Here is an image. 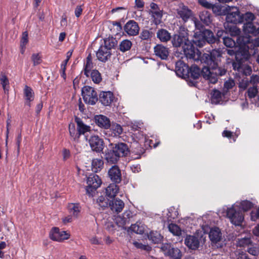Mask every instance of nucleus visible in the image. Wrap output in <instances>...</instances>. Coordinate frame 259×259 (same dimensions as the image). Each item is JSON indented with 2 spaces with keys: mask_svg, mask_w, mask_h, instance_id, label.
<instances>
[{
  "mask_svg": "<svg viewBox=\"0 0 259 259\" xmlns=\"http://www.w3.org/2000/svg\"><path fill=\"white\" fill-rule=\"evenodd\" d=\"M221 56L218 50H212L209 54L204 53L201 57V62L206 64L202 69V74L208 83H215L218 76L226 73V70L219 67L218 61Z\"/></svg>",
  "mask_w": 259,
  "mask_h": 259,
  "instance_id": "f257e3e1",
  "label": "nucleus"
},
{
  "mask_svg": "<svg viewBox=\"0 0 259 259\" xmlns=\"http://www.w3.org/2000/svg\"><path fill=\"white\" fill-rule=\"evenodd\" d=\"M238 203H234L231 207L225 206L223 208V212L229 218L231 223L235 226H240L244 220V215L241 211L237 207Z\"/></svg>",
  "mask_w": 259,
  "mask_h": 259,
  "instance_id": "f03ea898",
  "label": "nucleus"
},
{
  "mask_svg": "<svg viewBox=\"0 0 259 259\" xmlns=\"http://www.w3.org/2000/svg\"><path fill=\"white\" fill-rule=\"evenodd\" d=\"M242 42L241 46L244 48V55L245 57H249L251 54L256 53L255 48L259 47V37L254 39H251L248 35L239 36V42Z\"/></svg>",
  "mask_w": 259,
  "mask_h": 259,
  "instance_id": "7ed1b4c3",
  "label": "nucleus"
},
{
  "mask_svg": "<svg viewBox=\"0 0 259 259\" xmlns=\"http://www.w3.org/2000/svg\"><path fill=\"white\" fill-rule=\"evenodd\" d=\"M239 22H242L245 18L246 23L244 24L243 29L247 33L254 35L259 34V24L256 22V17H240Z\"/></svg>",
  "mask_w": 259,
  "mask_h": 259,
  "instance_id": "20e7f679",
  "label": "nucleus"
},
{
  "mask_svg": "<svg viewBox=\"0 0 259 259\" xmlns=\"http://www.w3.org/2000/svg\"><path fill=\"white\" fill-rule=\"evenodd\" d=\"M181 51L183 52L187 59H193L195 61H201L202 57L201 52L195 48L190 41L188 44H185Z\"/></svg>",
  "mask_w": 259,
  "mask_h": 259,
  "instance_id": "39448f33",
  "label": "nucleus"
},
{
  "mask_svg": "<svg viewBox=\"0 0 259 259\" xmlns=\"http://www.w3.org/2000/svg\"><path fill=\"white\" fill-rule=\"evenodd\" d=\"M84 102L90 105H95L98 101V96L95 89L90 86H84L81 90Z\"/></svg>",
  "mask_w": 259,
  "mask_h": 259,
  "instance_id": "423d86ee",
  "label": "nucleus"
},
{
  "mask_svg": "<svg viewBox=\"0 0 259 259\" xmlns=\"http://www.w3.org/2000/svg\"><path fill=\"white\" fill-rule=\"evenodd\" d=\"M161 250L165 256L171 259H181L182 253L181 250L177 247H174L170 244L165 243L162 244Z\"/></svg>",
  "mask_w": 259,
  "mask_h": 259,
  "instance_id": "0eeeda50",
  "label": "nucleus"
},
{
  "mask_svg": "<svg viewBox=\"0 0 259 259\" xmlns=\"http://www.w3.org/2000/svg\"><path fill=\"white\" fill-rule=\"evenodd\" d=\"M87 192L90 195H92V193L100 186L101 180L97 175H91L87 178Z\"/></svg>",
  "mask_w": 259,
  "mask_h": 259,
  "instance_id": "6e6552de",
  "label": "nucleus"
},
{
  "mask_svg": "<svg viewBox=\"0 0 259 259\" xmlns=\"http://www.w3.org/2000/svg\"><path fill=\"white\" fill-rule=\"evenodd\" d=\"M49 236L53 241L62 242L69 239L70 234L66 231H61L58 228L54 227L50 232Z\"/></svg>",
  "mask_w": 259,
  "mask_h": 259,
  "instance_id": "1a4fd4ad",
  "label": "nucleus"
},
{
  "mask_svg": "<svg viewBox=\"0 0 259 259\" xmlns=\"http://www.w3.org/2000/svg\"><path fill=\"white\" fill-rule=\"evenodd\" d=\"M89 143L92 150L97 153L102 152L104 149L103 140L98 136H92L89 139Z\"/></svg>",
  "mask_w": 259,
  "mask_h": 259,
  "instance_id": "9d476101",
  "label": "nucleus"
},
{
  "mask_svg": "<svg viewBox=\"0 0 259 259\" xmlns=\"http://www.w3.org/2000/svg\"><path fill=\"white\" fill-rule=\"evenodd\" d=\"M239 42V36L237 38V46L234 47L233 48H231V49H227V53L230 56L235 55L236 58L237 59L239 57H241V60L245 59L247 60L248 59V57H245L244 55V49H243L244 47L241 46V44L242 42Z\"/></svg>",
  "mask_w": 259,
  "mask_h": 259,
  "instance_id": "9b49d317",
  "label": "nucleus"
},
{
  "mask_svg": "<svg viewBox=\"0 0 259 259\" xmlns=\"http://www.w3.org/2000/svg\"><path fill=\"white\" fill-rule=\"evenodd\" d=\"M185 245L192 250L198 249L200 245V239L195 235H187L185 239Z\"/></svg>",
  "mask_w": 259,
  "mask_h": 259,
  "instance_id": "f8f14e48",
  "label": "nucleus"
},
{
  "mask_svg": "<svg viewBox=\"0 0 259 259\" xmlns=\"http://www.w3.org/2000/svg\"><path fill=\"white\" fill-rule=\"evenodd\" d=\"M232 66L235 70H237L239 73L245 75H250L252 72L251 67L243 64L241 61L233 62Z\"/></svg>",
  "mask_w": 259,
  "mask_h": 259,
  "instance_id": "ddd939ff",
  "label": "nucleus"
},
{
  "mask_svg": "<svg viewBox=\"0 0 259 259\" xmlns=\"http://www.w3.org/2000/svg\"><path fill=\"white\" fill-rule=\"evenodd\" d=\"M94 120L95 123L101 128L108 129L110 127V120L105 115H96L94 117Z\"/></svg>",
  "mask_w": 259,
  "mask_h": 259,
  "instance_id": "4468645a",
  "label": "nucleus"
},
{
  "mask_svg": "<svg viewBox=\"0 0 259 259\" xmlns=\"http://www.w3.org/2000/svg\"><path fill=\"white\" fill-rule=\"evenodd\" d=\"M108 176L111 180L115 183H119L121 180V171L118 166H112L108 170Z\"/></svg>",
  "mask_w": 259,
  "mask_h": 259,
  "instance_id": "2eb2a0df",
  "label": "nucleus"
},
{
  "mask_svg": "<svg viewBox=\"0 0 259 259\" xmlns=\"http://www.w3.org/2000/svg\"><path fill=\"white\" fill-rule=\"evenodd\" d=\"M175 69L176 73L180 77H185L189 73V66L181 60L176 62Z\"/></svg>",
  "mask_w": 259,
  "mask_h": 259,
  "instance_id": "dca6fc26",
  "label": "nucleus"
},
{
  "mask_svg": "<svg viewBox=\"0 0 259 259\" xmlns=\"http://www.w3.org/2000/svg\"><path fill=\"white\" fill-rule=\"evenodd\" d=\"M114 99L113 94L110 91L102 92L99 95V101L104 106H109Z\"/></svg>",
  "mask_w": 259,
  "mask_h": 259,
  "instance_id": "f3484780",
  "label": "nucleus"
},
{
  "mask_svg": "<svg viewBox=\"0 0 259 259\" xmlns=\"http://www.w3.org/2000/svg\"><path fill=\"white\" fill-rule=\"evenodd\" d=\"M111 55V51L102 46H100L96 53V56L98 59L102 62L107 61L110 59Z\"/></svg>",
  "mask_w": 259,
  "mask_h": 259,
  "instance_id": "a211bd4d",
  "label": "nucleus"
},
{
  "mask_svg": "<svg viewBox=\"0 0 259 259\" xmlns=\"http://www.w3.org/2000/svg\"><path fill=\"white\" fill-rule=\"evenodd\" d=\"M124 31L129 35L134 36L138 34L139 27L136 22L133 21H129L124 27Z\"/></svg>",
  "mask_w": 259,
  "mask_h": 259,
  "instance_id": "6ab92c4d",
  "label": "nucleus"
},
{
  "mask_svg": "<svg viewBox=\"0 0 259 259\" xmlns=\"http://www.w3.org/2000/svg\"><path fill=\"white\" fill-rule=\"evenodd\" d=\"M104 158L106 162L110 164H116L119 159V157L115 151L112 149H108L105 151Z\"/></svg>",
  "mask_w": 259,
  "mask_h": 259,
  "instance_id": "aec40b11",
  "label": "nucleus"
},
{
  "mask_svg": "<svg viewBox=\"0 0 259 259\" xmlns=\"http://www.w3.org/2000/svg\"><path fill=\"white\" fill-rule=\"evenodd\" d=\"M209 237L213 244L220 242L222 239V233L220 229L218 227L211 228L209 233Z\"/></svg>",
  "mask_w": 259,
  "mask_h": 259,
  "instance_id": "412c9836",
  "label": "nucleus"
},
{
  "mask_svg": "<svg viewBox=\"0 0 259 259\" xmlns=\"http://www.w3.org/2000/svg\"><path fill=\"white\" fill-rule=\"evenodd\" d=\"M225 95L226 94L224 92L221 93L219 90H213L211 93V103L214 104H222L223 98Z\"/></svg>",
  "mask_w": 259,
  "mask_h": 259,
  "instance_id": "4be33fe9",
  "label": "nucleus"
},
{
  "mask_svg": "<svg viewBox=\"0 0 259 259\" xmlns=\"http://www.w3.org/2000/svg\"><path fill=\"white\" fill-rule=\"evenodd\" d=\"M155 55L162 60H166L169 55V51L167 48L161 45H157L154 47Z\"/></svg>",
  "mask_w": 259,
  "mask_h": 259,
  "instance_id": "5701e85b",
  "label": "nucleus"
},
{
  "mask_svg": "<svg viewBox=\"0 0 259 259\" xmlns=\"http://www.w3.org/2000/svg\"><path fill=\"white\" fill-rule=\"evenodd\" d=\"M193 21L195 26V31H203V24L208 25L210 23V17H204V19H202V17H199L200 18L201 21H200L197 17H193Z\"/></svg>",
  "mask_w": 259,
  "mask_h": 259,
  "instance_id": "b1692460",
  "label": "nucleus"
},
{
  "mask_svg": "<svg viewBox=\"0 0 259 259\" xmlns=\"http://www.w3.org/2000/svg\"><path fill=\"white\" fill-rule=\"evenodd\" d=\"M113 149L119 157L127 155L129 150L127 145L123 143H119L113 147Z\"/></svg>",
  "mask_w": 259,
  "mask_h": 259,
  "instance_id": "393cba45",
  "label": "nucleus"
},
{
  "mask_svg": "<svg viewBox=\"0 0 259 259\" xmlns=\"http://www.w3.org/2000/svg\"><path fill=\"white\" fill-rule=\"evenodd\" d=\"M192 41L194 45L199 47H203L206 44V41L203 35V31H194V37Z\"/></svg>",
  "mask_w": 259,
  "mask_h": 259,
  "instance_id": "a878e982",
  "label": "nucleus"
},
{
  "mask_svg": "<svg viewBox=\"0 0 259 259\" xmlns=\"http://www.w3.org/2000/svg\"><path fill=\"white\" fill-rule=\"evenodd\" d=\"M190 40L185 36H181L179 35H175L173 37L172 43L175 47H181L183 48V46L185 44H188Z\"/></svg>",
  "mask_w": 259,
  "mask_h": 259,
  "instance_id": "bb28decb",
  "label": "nucleus"
},
{
  "mask_svg": "<svg viewBox=\"0 0 259 259\" xmlns=\"http://www.w3.org/2000/svg\"><path fill=\"white\" fill-rule=\"evenodd\" d=\"M24 95L25 100V104L29 107L31 106V102L33 101L34 98V93L32 89L27 86L25 85L24 89Z\"/></svg>",
  "mask_w": 259,
  "mask_h": 259,
  "instance_id": "cd10ccee",
  "label": "nucleus"
},
{
  "mask_svg": "<svg viewBox=\"0 0 259 259\" xmlns=\"http://www.w3.org/2000/svg\"><path fill=\"white\" fill-rule=\"evenodd\" d=\"M119 193V187L115 184H110L106 189V196L110 198H114Z\"/></svg>",
  "mask_w": 259,
  "mask_h": 259,
  "instance_id": "c85d7f7f",
  "label": "nucleus"
},
{
  "mask_svg": "<svg viewBox=\"0 0 259 259\" xmlns=\"http://www.w3.org/2000/svg\"><path fill=\"white\" fill-rule=\"evenodd\" d=\"M75 121L77 123V128L79 134V137L81 135L84 134L86 132H89L90 131L91 127L84 124V123L80 118H76Z\"/></svg>",
  "mask_w": 259,
  "mask_h": 259,
  "instance_id": "c756f323",
  "label": "nucleus"
},
{
  "mask_svg": "<svg viewBox=\"0 0 259 259\" xmlns=\"http://www.w3.org/2000/svg\"><path fill=\"white\" fill-rule=\"evenodd\" d=\"M67 208L69 213L72 215L74 218L78 217L81 210V207L79 203H69Z\"/></svg>",
  "mask_w": 259,
  "mask_h": 259,
  "instance_id": "7c9ffc66",
  "label": "nucleus"
},
{
  "mask_svg": "<svg viewBox=\"0 0 259 259\" xmlns=\"http://www.w3.org/2000/svg\"><path fill=\"white\" fill-rule=\"evenodd\" d=\"M117 44V41L115 38L112 36H109L104 39L103 43L101 46L111 51L112 49L115 47Z\"/></svg>",
  "mask_w": 259,
  "mask_h": 259,
  "instance_id": "2f4dec72",
  "label": "nucleus"
},
{
  "mask_svg": "<svg viewBox=\"0 0 259 259\" xmlns=\"http://www.w3.org/2000/svg\"><path fill=\"white\" fill-rule=\"evenodd\" d=\"M111 210L113 211L120 212L124 206V202L120 199H115L110 204Z\"/></svg>",
  "mask_w": 259,
  "mask_h": 259,
  "instance_id": "473e14b6",
  "label": "nucleus"
},
{
  "mask_svg": "<svg viewBox=\"0 0 259 259\" xmlns=\"http://www.w3.org/2000/svg\"><path fill=\"white\" fill-rule=\"evenodd\" d=\"M234 17H226V20L227 22V24H225V27H229V31L231 32V34L233 36H238L239 35L240 33V30L239 29L237 28L236 26L234 25L229 26V22L232 21V18Z\"/></svg>",
  "mask_w": 259,
  "mask_h": 259,
  "instance_id": "72a5a7b5",
  "label": "nucleus"
},
{
  "mask_svg": "<svg viewBox=\"0 0 259 259\" xmlns=\"http://www.w3.org/2000/svg\"><path fill=\"white\" fill-rule=\"evenodd\" d=\"M226 10L228 11V14L232 16H255L252 13L249 12H246L245 15L242 14L241 15L238 9L235 7L232 8L229 7V9L226 8Z\"/></svg>",
  "mask_w": 259,
  "mask_h": 259,
  "instance_id": "f704fd0d",
  "label": "nucleus"
},
{
  "mask_svg": "<svg viewBox=\"0 0 259 259\" xmlns=\"http://www.w3.org/2000/svg\"><path fill=\"white\" fill-rule=\"evenodd\" d=\"M104 162L102 159L95 158L92 160V169L95 172L100 171L103 167Z\"/></svg>",
  "mask_w": 259,
  "mask_h": 259,
  "instance_id": "c9c22d12",
  "label": "nucleus"
},
{
  "mask_svg": "<svg viewBox=\"0 0 259 259\" xmlns=\"http://www.w3.org/2000/svg\"><path fill=\"white\" fill-rule=\"evenodd\" d=\"M148 239L154 243H159L162 240L163 237L157 231H151L148 235Z\"/></svg>",
  "mask_w": 259,
  "mask_h": 259,
  "instance_id": "e433bc0d",
  "label": "nucleus"
},
{
  "mask_svg": "<svg viewBox=\"0 0 259 259\" xmlns=\"http://www.w3.org/2000/svg\"><path fill=\"white\" fill-rule=\"evenodd\" d=\"M93 64L92 61L91 55H89L87 58L86 63L84 67L83 72L84 74L89 77L90 75V73L93 70Z\"/></svg>",
  "mask_w": 259,
  "mask_h": 259,
  "instance_id": "4c0bfd02",
  "label": "nucleus"
},
{
  "mask_svg": "<svg viewBox=\"0 0 259 259\" xmlns=\"http://www.w3.org/2000/svg\"><path fill=\"white\" fill-rule=\"evenodd\" d=\"M235 203H238L237 207L240 210H242L244 211H246L251 209L253 206V203L248 200H243L240 202H236Z\"/></svg>",
  "mask_w": 259,
  "mask_h": 259,
  "instance_id": "58836bf2",
  "label": "nucleus"
},
{
  "mask_svg": "<svg viewBox=\"0 0 259 259\" xmlns=\"http://www.w3.org/2000/svg\"><path fill=\"white\" fill-rule=\"evenodd\" d=\"M179 215L178 209L174 206L170 207L167 210L166 218L168 221L176 219Z\"/></svg>",
  "mask_w": 259,
  "mask_h": 259,
  "instance_id": "ea45409f",
  "label": "nucleus"
},
{
  "mask_svg": "<svg viewBox=\"0 0 259 259\" xmlns=\"http://www.w3.org/2000/svg\"><path fill=\"white\" fill-rule=\"evenodd\" d=\"M157 37L162 42H167L170 38L169 33L165 29H160L157 33Z\"/></svg>",
  "mask_w": 259,
  "mask_h": 259,
  "instance_id": "a19ab883",
  "label": "nucleus"
},
{
  "mask_svg": "<svg viewBox=\"0 0 259 259\" xmlns=\"http://www.w3.org/2000/svg\"><path fill=\"white\" fill-rule=\"evenodd\" d=\"M200 69L196 65H192L189 68V73L187 76H191L194 79H197L200 76Z\"/></svg>",
  "mask_w": 259,
  "mask_h": 259,
  "instance_id": "79ce46f5",
  "label": "nucleus"
},
{
  "mask_svg": "<svg viewBox=\"0 0 259 259\" xmlns=\"http://www.w3.org/2000/svg\"><path fill=\"white\" fill-rule=\"evenodd\" d=\"M132 46V42L128 39L122 40L119 44V49L122 52L129 51Z\"/></svg>",
  "mask_w": 259,
  "mask_h": 259,
  "instance_id": "37998d69",
  "label": "nucleus"
},
{
  "mask_svg": "<svg viewBox=\"0 0 259 259\" xmlns=\"http://www.w3.org/2000/svg\"><path fill=\"white\" fill-rule=\"evenodd\" d=\"M111 136L113 137H117L121 135L122 133L123 130L120 124L117 123H113L111 124Z\"/></svg>",
  "mask_w": 259,
  "mask_h": 259,
  "instance_id": "c03bdc74",
  "label": "nucleus"
},
{
  "mask_svg": "<svg viewBox=\"0 0 259 259\" xmlns=\"http://www.w3.org/2000/svg\"><path fill=\"white\" fill-rule=\"evenodd\" d=\"M206 42L208 44H213L215 41V38L212 32L208 29H204L202 31Z\"/></svg>",
  "mask_w": 259,
  "mask_h": 259,
  "instance_id": "a18cd8bd",
  "label": "nucleus"
},
{
  "mask_svg": "<svg viewBox=\"0 0 259 259\" xmlns=\"http://www.w3.org/2000/svg\"><path fill=\"white\" fill-rule=\"evenodd\" d=\"M239 134L240 131L239 130H237L235 133L232 132L230 131L225 130L222 133L223 137H226L229 139H232L233 142L236 141V138Z\"/></svg>",
  "mask_w": 259,
  "mask_h": 259,
  "instance_id": "49530a36",
  "label": "nucleus"
},
{
  "mask_svg": "<svg viewBox=\"0 0 259 259\" xmlns=\"http://www.w3.org/2000/svg\"><path fill=\"white\" fill-rule=\"evenodd\" d=\"M168 229L174 235L180 236L182 234V230L177 225L171 223L169 224Z\"/></svg>",
  "mask_w": 259,
  "mask_h": 259,
  "instance_id": "de8ad7c7",
  "label": "nucleus"
},
{
  "mask_svg": "<svg viewBox=\"0 0 259 259\" xmlns=\"http://www.w3.org/2000/svg\"><path fill=\"white\" fill-rule=\"evenodd\" d=\"M90 76H91L93 81L96 84L99 83L102 79L100 73L96 69L91 71Z\"/></svg>",
  "mask_w": 259,
  "mask_h": 259,
  "instance_id": "09e8293b",
  "label": "nucleus"
},
{
  "mask_svg": "<svg viewBox=\"0 0 259 259\" xmlns=\"http://www.w3.org/2000/svg\"><path fill=\"white\" fill-rule=\"evenodd\" d=\"M0 80L5 93H8L9 87V81L8 77L5 74H2Z\"/></svg>",
  "mask_w": 259,
  "mask_h": 259,
  "instance_id": "8fccbe9b",
  "label": "nucleus"
},
{
  "mask_svg": "<svg viewBox=\"0 0 259 259\" xmlns=\"http://www.w3.org/2000/svg\"><path fill=\"white\" fill-rule=\"evenodd\" d=\"M131 230L137 234H143L144 233L145 227L141 224L136 223L131 225Z\"/></svg>",
  "mask_w": 259,
  "mask_h": 259,
  "instance_id": "3c124183",
  "label": "nucleus"
},
{
  "mask_svg": "<svg viewBox=\"0 0 259 259\" xmlns=\"http://www.w3.org/2000/svg\"><path fill=\"white\" fill-rule=\"evenodd\" d=\"M210 10H212L213 13L218 16H221L222 15V12L225 11L224 9H223V7L220 5H213L212 4L211 5Z\"/></svg>",
  "mask_w": 259,
  "mask_h": 259,
  "instance_id": "603ef678",
  "label": "nucleus"
},
{
  "mask_svg": "<svg viewBox=\"0 0 259 259\" xmlns=\"http://www.w3.org/2000/svg\"><path fill=\"white\" fill-rule=\"evenodd\" d=\"M251 243L252 242L250 238L244 237L238 239V241L237 242V245L240 247L248 246V247L250 246V245H251Z\"/></svg>",
  "mask_w": 259,
  "mask_h": 259,
  "instance_id": "864d4df0",
  "label": "nucleus"
},
{
  "mask_svg": "<svg viewBox=\"0 0 259 259\" xmlns=\"http://www.w3.org/2000/svg\"><path fill=\"white\" fill-rule=\"evenodd\" d=\"M69 131L70 136L74 140H77L79 139V134L78 131L76 130L75 126L74 124H70L69 125Z\"/></svg>",
  "mask_w": 259,
  "mask_h": 259,
  "instance_id": "5fc2aeb1",
  "label": "nucleus"
},
{
  "mask_svg": "<svg viewBox=\"0 0 259 259\" xmlns=\"http://www.w3.org/2000/svg\"><path fill=\"white\" fill-rule=\"evenodd\" d=\"M115 222L119 227L121 228H123L126 223H128L122 214L121 215H118L115 218Z\"/></svg>",
  "mask_w": 259,
  "mask_h": 259,
  "instance_id": "6e6d98bb",
  "label": "nucleus"
},
{
  "mask_svg": "<svg viewBox=\"0 0 259 259\" xmlns=\"http://www.w3.org/2000/svg\"><path fill=\"white\" fill-rule=\"evenodd\" d=\"M180 16H192V12L187 6H183L178 11Z\"/></svg>",
  "mask_w": 259,
  "mask_h": 259,
  "instance_id": "4d7b16f0",
  "label": "nucleus"
},
{
  "mask_svg": "<svg viewBox=\"0 0 259 259\" xmlns=\"http://www.w3.org/2000/svg\"><path fill=\"white\" fill-rule=\"evenodd\" d=\"M247 252L254 256H257L259 254V245H250L247 248Z\"/></svg>",
  "mask_w": 259,
  "mask_h": 259,
  "instance_id": "13d9d810",
  "label": "nucleus"
},
{
  "mask_svg": "<svg viewBox=\"0 0 259 259\" xmlns=\"http://www.w3.org/2000/svg\"><path fill=\"white\" fill-rule=\"evenodd\" d=\"M150 8L151 9V12L156 15L157 16H162V11L160 10L158 5L154 3H152L150 4Z\"/></svg>",
  "mask_w": 259,
  "mask_h": 259,
  "instance_id": "bf43d9fd",
  "label": "nucleus"
},
{
  "mask_svg": "<svg viewBox=\"0 0 259 259\" xmlns=\"http://www.w3.org/2000/svg\"><path fill=\"white\" fill-rule=\"evenodd\" d=\"M223 43L225 46L228 48H233L237 46V42L235 41L231 37H224Z\"/></svg>",
  "mask_w": 259,
  "mask_h": 259,
  "instance_id": "052dcab7",
  "label": "nucleus"
},
{
  "mask_svg": "<svg viewBox=\"0 0 259 259\" xmlns=\"http://www.w3.org/2000/svg\"><path fill=\"white\" fill-rule=\"evenodd\" d=\"M258 89L256 85H252L248 88L247 95L250 99L254 98L258 93Z\"/></svg>",
  "mask_w": 259,
  "mask_h": 259,
  "instance_id": "680f3d73",
  "label": "nucleus"
},
{
  "mask_svg": "<svg viewBox=\"0 0 259 259\" xmlns=\"http://www.w3.org/2000/svg\"><path fill=\"white\" fill-rule=\"evenodd\" d=\"M235 85V82L233 79H229L226 81L224 83V87L223 92L226 93L231 89H232Z\"/></svg>",
  "mask_w": 259,
  "mask_h": 259,
  "instance_id": "e2e57ef3",
  "label": "nucleus"
},
{
  "mask_svg": "<svg viewBox=\"0 0 259 259\" xmlns=\"http://www.w3.org/2000/svg\"><path fill=\"white\" fill-rule=\"evenodd\" d=\"M97 202L98 204V205L102 208L107 207L109 202L108 200L106 199L104 196H100L97 200Z\"/></svg>",
  "mask_w": 259,
  "mask_h": 259,
  "instance_id": "0e129e2a",
  "label": "nucleus"
},
{
  "mask_svg": "<svg viewBox=\"0 0 259 259\" xmlns=\"http://www.w3.org/2000/svg\"><path fill=\"white\" fill-rule=\"evenodd\" d=\"M250 83L248 79L246 77L243 78L239 84V88L241 90H245L249 86Z\"/></svg>",
  "mask_w": 259,
  "mask_h": 259,
  "instance_id": "69168bd1",
  "label": "nucleus"
},
{
  "mask_svg": "<svg viewBox=\"0 0 259 259\" xmlns=\"http://www.w3.org/2000/svg\"><path fill=\"white\" fill-rule=\"evenodd\" d=\"M31 59L34 66L37 65L41 62V57L38 53L33 54Z\"/></svg>",
  "mask_w": 259,
  "mask_h": 259,
  "instance_id": "338daca9",
  "label": "nucleus"
},
{
  "mask_svg": "<svg viewBox=\"0 0 259 259\" xmlns=\"http://www.w3.org/2000/svg\"><path fill=\"white\" fill-rule=\"evenodd\" d=\"M198 3L203 8L210 10L212 4L207 0H198Z\"/></svg>",
  "mask_w": 259,
  "mask_h": 259,
  "instance_id": "774afa93",
  "label": "nucleus"
}]
</instances>
